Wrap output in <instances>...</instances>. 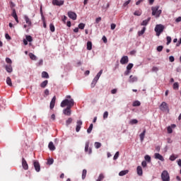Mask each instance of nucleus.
<instances>
[{
    "mask_svg": "<svg viewBox=\"0 0 181 181\" xmlns=\"http://www.w3.org/2000/svg\"><path fill=\"white\" fill-rule=\"evenodd\" d=\"M145 134H146V129H144L143 132L140 134V141L144 142V139H145Z\"/></svg>",
    "mask_w": 181,
    "mask_h": 181,
    "instance_id": "nucleus-20",
    "label": "nucleus"
},
{
    "mask_svg": "<svg viewBox=\"0 0 181 181\" xmlns=\"http://www.w3.org/2000/svg\"><path fill=\"white\" fill-rule=\"evenodd\" d=\"M151 11L153 16H156V18H159L160 13H162V10H159V6L152 7Z\"/></svg>",
    "mask_w": 181,
    "mask_h": 181,
    "instance_id": "nucleus-3",
    "label": "nucleus"
},
{
    "mask_svg": "<svg viewBox=\"0 0 181 181\" xmlns=\"http://www.w3.org/2000/svg\"><path fill=\"white\" fill-rule=\"evenodd\" d=\"M6 70L7 73H12V65L9 64V65H6Z\"/></svg>",
    "mask_w": 181,
    "mask_h": 181,
    "instance_id": "nucleus-22",
    "label": "nucleus"
},
{
    "mask_svg": "<svg viewBox=\"0 0 181 181\" xmlns=\"http://www.w3.org/2000/svg\"><path fill=\"white\" fill-rule=\"evenodd\" d=\"M112 94H117V89H112L111 90Z\"/></svg>",
    "mask_w": 181,
    "mask_h": 181,
    "instance_id": "nucleus-63",
    "label": "nucleus"
},
{
    "mask_svg": "<svg viewBox=\"0 0 181 181\" xmlns=\"http://www.w3.org/2000/svg\"><path fill=\"white\" fill-rule=\"evenodd\" d=\"M93 49V43L90 41L87 42V49L88 50H91Z\"/></svg>",
    "mask_w": 181,
    "mask_h": 181,
    "instance_id": "nucleus-27",
    "label": "nucleus"
},
{
    "mask_svg": "<svg viewBox=\"0 0 181 181\" xmlns=\"http://www.w3.org/2000/svg\"><path fill=\"white\" fill-rule=\"evenodd\" d=\"M129 81V83H135V81H138V77L131 75Z\"/></svg>",
    "mask_w": 181,
    "mask_h": 181,
    "instance_id": "nucleus-16",
    "label": "nucleus"
},
{
    "mask_svg": "<svg viewBox=\"0 0 181 181\" xmlns=\"http://www.w3.org/2000/svg\"><path fill=\"white\" fill-rule=\"evenodd\" d=\"M6 83L8 84V86H10V87H12V80L10 77H7Z\"/></svg>",
    "mask_w": 181,
    "mask_h": 181,
    "instance_id": "nucleus-30",
    "label": "nucleus"
},
{
    "mask_svg": "<svg viewBox=\"0 0 181 181\" xmlns=\"http://www.w3.org/2000/svg\"><path fill=\"white\" fill-rule=\"evenodd\" d=\"M49 83V81L45 80L40 83L41 88H46V86Z\"/></svg>",
    "mask_w": 181,
    "mask_h": 181,
    "instance_id": "nucleus-18",
    "label": "nucleus"
},
{
    "mask_svg": "<svg viewBox=\"0 0 181 181\" xmlns=\"http://www.w3.org/2000/svg\"><path fill=\"white\" fill-rule=\"evenodd\" d=\"M15 6H16L15 3H13V1H10V8H11V9H13Z\"/></svg>",
    "mask_w": 181,
    "mask_h": 181,
    "instance_id": "nucleus-50",
    "label": "nucleus"
},
{
    "mask_svg": "<svg viewBox=\"0 0 181 181\" xmlns=\"http://www.w3.org/2000/svg\"><path fill=\"white\" fill-rule=\"evenodd\" d=\"M161 180L163 181H170V176L169 175V173L168 170H163L161 173Z\"/></svg>",
    "mask_w": 181,
    "mask_h": 181,
    "instance_id": "nucleus-4",
    "label": "nucleus"
},
{
    "mask_svg": "<svg viewBox=\"0 0 181 181\" xmlns=\"http://www.w3.org/2000/svg\"><path fill=\"white\" fill-rule=\"evenodd\" d=\"M90 146V142L89 141H86V144H85V152H88L90 154L92 153L93 150L91 148H88Z\"/></svg>",
    "mask_w": 181,
    "mask_h": 181,
    "instance_id": "nucleus-10",
    "label": "nucleus"
},
{
    "mask_svg": "<svg viewBox=\"0 0 181 181\" xmlns=\"http://www.w3.org/2000/svg\"><path fill=\"white\" fill-rule=\"evenodd\" d=\"M98 81V79H96L95 78H94V79L93 80L91 84H90V87L92 88H94V87H95V85L97 84V82Z\"/></svg>",
    "mask_w": 181,
    "mask_h": 181,
    "instance_id": "nucleus-23",
    "label": "nucleus"
},
{
    "mask_svg": "<svg viewBox=\"0 0 181 181\" xmlns=\"http://www.w3.org/2000/svg\"><path fill=\"white\" fill-rule=\"evenodd\" d=\"M103 74V69H101L98 73V74L96 75V76L95 77V78L96 80H99L100 79V77H101V75Z\"/></svg>",
    "mask_w": 181,
    "mask_h": 181,
    "instance_id": "nucleus-32",
    "label": "nucleus"
},
{
    "mask_svg": "<svg viewBox=\"0 0 181 181\" xmlns=\"http://www.w3.org/2000/svg\"><path fill=\"white\" fill-rule=\"evenodd\" d=\"M132 105L133 107H139V105H141V102H139V100H135Z\"/></svg>",
    "mask_w": 181,
    "mask_h": 181,
    "instance_id": "nucleus-29",
    "label": "nucleus"
},
{
    "mask_svg": "<svg viewBox=\"0 0 181 181\" xmlns=\"http://www.w3.org/2000/svg\"><path fill=\"white\" fill-rule=\"evenodd\" d=\"M71 122H73V118L69 117V118L66 121V127H69V125H70V124H71Z\"/></svg>",
    "mask_w": 181,
    "mask_h": 181,
    "instance_id": "nucleus-31",
    "label": "nucleus"
},
{
    "mask_svg": "<svg viewBox=\"0 0 181 181\" xmlns=\"http://www.w3.org/2000/svg\"><path fill=\"white\" fill-rule=\"evenodd\" d=\"M86 176H87V170H83V172H82L83 180H84V179H86Z\"/></svg>",
    "mask_w": 181,
    "mask_h": 181,
    "instance_id": "nucleus-33",
    "label": "nucleus"
},
{
    "mask_svg": "<svg viewBox=\"0 0 181 181\" xmlns=\"http://www.w3.org/2000/svg\"><path fill=\"white\" fill-rule=\"evenodd\" d=\"M104 179V174H100L96 181H102Z\"/></svg>",
    "mask_w": 181,
    "mask_h": 181,
    "instance_id": "nucleus-41",
    "label": "nucleus"
},
{
    "mask_svg": "<svg viewBox=\"0 0 181 181\" xmlns=\"http://www.w3.org/2000/svg\"><path fill=\"white\" fill-rule=\"evenodd\" d=\"M172 42V37H167V45H169Z\"/></svg>",
    "mask_w": 181,
    "mask_h": 181,
    "instance_id": "nucleus-54",
    "label": "nucleus"
},
{
    "mask_svg": "<svg viewBox=\"0 0 181 181\" xmlns=\"http://www.w3.org/2000/svg\"><path fill=\"white\" fill-rule=\"evenodd\" d=\"M152 71H159V68H158L157 66H153Z\"/></svg>",
    "mask_w": 181,
    "mask_h": 181,
    "instance_id": "nucleus-55",
    "label": "nucleus"
},
{
    "mask_svg": "<svg viewBox=\"0 0 181 181\" xmlns=\"http://www.w3.org/2000/svg\"><path fill=\"white\" fill-rule=\"evenodd\" d=\"M169 60L171 63H173V62H175V57L173 56H170L169 57Z\"/></svg>",
    "mask_w": 181,
    "mask_h": 181,
    "instance_id": "nucleus-57",
    "label": "nucleus"
},
{
    "mask_svg": "<svg viewBox=\"0 0 181 181\" xmlns=\"http://www.w3.org/2000/svg\"><path fill=\"white\" fill-rule=\"evenodd\" d=\"M53 162H54V160H53V159H52V158H50V159H49V160H47L48 165H53Z\"/></svg>",
    "mask_w": 181,
    "mask_h": 181,
    "instance_id": "nucleus-56",
    "label": "nucleus"
},
{
    "mask_svg": "<svg viewBox=\"0 0 181 181\" xmlns=\"http://www.w3.org/2000/svg\"><path fill=\"white\" fill-rule=\"evenodd\" d=\"M52 5L56 6H62L64 5V1L63 0H52Z\"/></svg>",
    "mask_w": 181,
    "mask_h": 181,
    "instance_id": "nucleus-6",
    "label": "nucleus"
},
{
    "mask_svg": "<svg viewBox=\"0 0 181 181\" xmlns=\"http://www.w3.org/2000/svg\"><path fill=\"white\" fill-rule=\"evenodd\" d=\"M162 50H163V46L160 45L157 47V51L158 52H162Z\"/></svg>",
    "mask_w": 181,
    "mask_h": 181,
    "instance_id": "nucleus-51",
    "label": "nucleus"
},
{
    "mask_svg": "<svg viewBox=\"0 0 181 181\" xmlns=\"http://www.w3.org/2000/svg\"><path fill=\"white\" fill-rule=\"evenodd\" d=\"M26 40L27 42H33V39L32 38V36L26 35Z\"/></svg>",
    "mask_w": 181,
    "mask_h": 181,
    "instance_id": "nucleus-43",
    "label": "nucleus"
},
{
    "mask_svg": "<svg viewBox=\"0 0 181 181\" xmlns=\"http://www.w3.org/2000/svg\"><path fill=\"white\" fill-rule=\"evenodd\" d=\"M173 89L174 90H179V83H177V82L174 83Z\"/></svg>",
    "mask_w": 181,
    "mask_h": 181,
    "instance_id": "nucleus-37",
    "label": "nucleus"
},
{
    "mask_svg": "<svg viewBox=\"0 0 181 181\" xmlns=\"http://www.w3.org/2000/svg\"><path fill=\"white\" fill-rule=\"evenodd\" d=\"M95 148H96V149H100V148H101V143L95 142Z\"/></svg>",
    "mask_w": 181,
    "mask_h": 181,
    "instance_id": "nucleus-40",
    "label": "nucleus"
},
{
    "mask_svg": "<svg viewBox=\"0 0 181 181\" xmlns=\"http://www.w3.org/2000/svg\"><path fill=\"white\" fill-rule=\"evenodd\" d=\"M130 124H132V125L138 124V120L136 119H133L130 121Z\"/></svg>",
    "mask_w": 181,
    "mask_h": 181,
    "instance_id": "nucleus-44",
    "label": "nucleus"
},
{
    "mask_svg": "<svg viewBox=\"0 0 181 181\" xmlns=\"http://www.w3.org/2000/svg\"><path fill=\"white\" fill-rule=\"evenodd\" d=\"M156 33V36H160V34L165 30V25L162 24H157L154 29Z\"/></svg>",
    "mask_w": 181,
    "mask_h": 181,
    "instance_id": "nucleus-2",
    "label": "nucleus"
},
{
    "mask_svg": "<svg viewBox=\"0 0 181 181\" xmlns=\"http://www.w3.org/2000/svg\"><path fill=\"white\" fill-rule=\"evenodd\" d=\"M33 165L36 172H40V164L39 162L34 161Z\"/></svg>",
    "mask_w": 181,
    "mask_h": 181,
    "instance_id": "nucleus-12",
    "label": "nucleus"
},
{
    "mask_svg": "<svg viewBox=\"0 0 181 181\" xmlns=\"http://www.w3.org/2000/svg\"><path fill=\"white\" fill-rule=\"evenodd\" d=\"M107 118H108V112L107 111H105L103 113V119H107Z\"/></svg>",
    "mask_w": 181,
    "mask_h": 181,
    "instance_id": "nucleus-46",
    "label": "nucleus"
},
{
    "mask_svg": "<svg viewBox=\"0 0 181 181\" xmlns=\"http://www.w3.org/2000/svg\"><path fill=\"white\" fill-rule=\"evenodd\" d=\"M129 173V170H122L119 173V176H125V175H128Z\"/></svg>",
    "mask_w": 181,
    "mask_h": 181,
    "instance_id": "nucleus-21",
    "label": "nucleus"
},
{
    "mask_svg": "<svg viewBox=\"0 0 181 181\" xmlns=\"http://www.w3.org/2000/svg\"><path fill=\"white\" fill-rule=\"evenodd\" d=\"M42 78H49V74L46 71L42 72Z\"/></svg>",
    "mask_w": 181,
    "mask_h": 181,
    "instance_id": "nucleus-26",
    "label": "nucleus"
},
{
    "mask_svg": "<svg viewBox=\"0 0 181 181\" xmlns=\"http://www.w3.org/2000/svg\"><path fill=\"white\" fill-rule=\"evenodd\" d=\"M29 57H30V59H31V60H37V57H35V55L33 54V53H30Z\"/></svg>",
    "mask_w": 181,
    "mask_h": 181,
    "instance_id": "nucleus-28",
    "label": "nucleus"
},
{
    "mask_svg": "<svg viewBox=\"0 0 181 181\" xmlns=\"http://www.w3.org/2000/svg\"><path fill=\"white\" fill-rule=\"evenodd\" d=\"M60 105L62 108L66 107V108L64 109L63 113L64 115L70 117V115H71V107H74V100L71 99L69 100V99H65L61 103Z\"/></svg>",
    "mask_w": 181,
    "mask_h": 181,
    "instance_id": "nucleus-1",
    "label": "nucleus"
},
{
    "mask_svg": "<svg viewBox=\"0 0 181 181\" xmlns=\"http://www.w3.org/2000/svg\"><path fill=\"white\" fill-rule=\"evenodd\" d=\"M54 104H56V96H54L50 102L49 108L51 110L54 108Z\"/></svg>",
    "mask_w": 181,
    "mask_h": 181,
    "instance_id": "nucleus-14",
    "label": "nucleus"
},
{
    "mask_svg": "<svg viewBox=\"0 0 181 181\" xmlns=\"http://www.w3.org/2000/svg\"><path fill=\"white\" fill-rule=\"evenodd\" d=\"M49 29H50L51 32H54V30H55L54 25H53V24L51 23V24L49 25Z\"/></svg>",
    "mask_w": 181,
    "mask_h": 181,
    "instance_id": "nucleus-45",
    "label": "nucleus"
},
{
    "mask_svg": "<svg viewBox=\"0 0 181 181\" xmlns=\"http://www.w3.org/2000/svg\"><path fill=\"white\" fill-rule=\"evenodd\" d=\"M68 16L70 19H73V21H76V19H77V14L73 11L68 12Z\"/></svg>",
    "mask_w": 181,
    "mask_h": 181,
    "instance_id": "nucleus-9",
    "label": "nucleus"
},
{
    "mask_svg": "<svg viewBox=\"0 0 181 181\" xmlns=\"http://www.w3.org/2000/svg\"><path fill=\"white\" fill-rule=\"evenodd\" d=\"M134 16H141L142 15V10L139 9L134 13Z\"/></svg>",
    "mask_w": 181,
    "mask_h": 181,
    "instance_id": "nucleus-24",
    "label": "nucleus"
},
{
    "mask_svg": "<svg viewBox=\"0 0 181 181\" xmlns=\"http://www.w3.org/2000/svg\"><path fill=\"white\" fill-rule=\"evenodd\" d=\"M154 156L156 159H158L159 160H161V162H163L165 160V158H163V156L159 154V153H156L154 154Z\"/></svg>",
    "mask_w": 181,
    "mask_h": 181,
    "instance_id": "nucleus-13",
    "label": "nucleus"
},
{
    "mask_svg": "<svg viewBox=\"0 0 181 181\" xmlns=\"http://www.w3.org/2000/svg\"><path fill=\"white\" fill-rule=\"evenodd\" d=\"M102 40H103L104 43H107V37L103 36V37H102Z\"/></svg>",
    "mask_w": 181,
    "mask_h": 181,
    "instance_id": "nucleus-61",
    "label": "nucleus"
},
{
    "mask_svg": "<svg viewBox=\"0 0 181 181\" xmlns=\"http://www.w3.org/2000/svg\"><path fill=\"white\" fill-rule=\"evenodd\" d=\"M5 37H6V39L7 40H11L12 39V37H11L9 36V34H8V33H6V34H5Z\"/></svg>",
    "mask_w": 181,
    "mask_h": 181,
    "instance_id": "nucleus-53",
    "label": "nucleus"
},
{
    "mask_svg": "<svg viewBox=\"0 0 181 181\" xmlns=\"http://www.w3.org/2000/svg\"><path fill=\"white\" fill-rule=\"evenodd\" d=\"M129 62V59L128 58V56H123L120 59L121 64H128Z\"/></svg>",
    "mask_w": 181,
    "mask_h": 181,
    "instance_id": "nucleus-7",
    "label": "nucleus"
},
{
    "mask_svg": "<svg viewBox=\"0 0 181 181\" xmlns=\"http://www.w3.org/2000/svg\"><path fill=\"white\" fill-rule=\"evenodd\" d=\"M177 165H178V166H180V168H181V159H179L177 160Z\"/></svg>",
    "mask_w": 181,
    "mask_h": 181,
    "instance_id": "nucleus-64",
    "label": "nucleus"
},
{
    "mask_svg": "<svg viewBox=\"0 0 181 181\" xmlns=\"http://www.w3.org/2000/svg\"><path fill=\"white\" fill-rule=\"evenodd\" d=\"M48 148L50 151H55L56 147L54 146V144L52 141L49 143Z\"/></svg>",
    "mask_w": 181,
    "mask_h": 181,
    "instance_id": "nucleus-19",
    "label": "nucleus"
},
{
    "mask_svg": "<svg viewBox=\"0 0 181 181\" xmlns=\"http://www.w3.org/2000/svg\"><path fill=\"white\" fill-rule=\"evenodd\" d=\"M44 94L45 95H49V89H45L44 91Z\"/></svg>",
    "mask_w": 181,
    "mask_h": 181,
    "instance_id": "nucleus-59",
    "label": "nucleus"
},
{
    "mask_svg": "<svg viewBox=\"0 0 181 181\" xmlns=\"http://www.w3.org/2000/svg\"><path fill=\"white\" fill-rule=\"evenodd\" d=\"M83 125V122L81 120H78L76 122V132H80V129H81V126Z\"/></svg>",
    "mask_w": 181,
    "mask_h": 181,
    "instance_id": "nucleus-11",
    "label": "nucleus"
},
{
    "mask_svg": "<svg viewBox=\"0 0 181 181\" xmlns=\"http://www.w3.org/2000/svg\"><path fill=\"white\" fill-rule=\"evenodd\" d=\"M175 22H177V23L181 22V17L179 16L178 18H177L175 20Z\"/></svg>",
    "mask_w": 181,
    "mask_h": 181,
    "instance_id": "nucleus-62",
    "label": "nucleus"
},
{
    "mask_svg": "<svg viewBox=\"0 0 181 181\" xmlns=\"http://www.w3.org/2000/svg\"><path fill=\"white\" fill-rule=\"evenodd\" d=\"M146 30V28L143 27V28L141 29V30L138 32V35L139 36H142V35H144V33H145V31Z\"/></svg>",
    "mask_w": 181,
    "mask_h": 181,
    "instance_id": "nucleus-25",
    "label": "nucleus"
},
{
    "mask_svg": "<svg viewBox=\"0 0 181 181\" xmlns=\"http://www.w3.org/2000/svg\"><path fill=\"white\" fill-rule=\"evenodd\" d=\"M13 12L11 13V16H13V18H14L15 21L17 22V23H19V20H18V15L16 14V10H15V8H13Z\"/></svg>",
    "mask_w": 181,
    "mask_h": 181,
    "instance_id": "nucleus-15",
    "label": "nucleus"
},
{
    "mask_svg": "<svg viewBox=\"0 0 181 181\" xmlns=\"http://www.w3.org/2000/svg\"><path fill=\"white\" fill-rule=\"evenodd\" d=\"M176 159H177V156H175V154H173L170 156V160H176Z\"/></svg>",
    "mask_w": 181,
    "mask_h": 181,
    "instance_id": "nucleus-35",
    "label": "nucleus"
},
{
    "mask_svg": "<svg viewBox=\"0 0 181 181\" xmlns=\"http://www.w3.org/2000/svg\"><path fill=\"white\" fill-rule=\"evenodd\" d=\"M118 158H119V151L116 152V153L115 154V156L113 157V160H117V159H118Z\"/></svg>",
    "mask_w": 181,
    "mask_h": 181,
    "instance_id": "nucleus-36",
    "label": "nucleus"
},
{
    "mask_svg": "<svg viewBox=\"0 0 181 181\" xmlns=\"http://www.w3.org/2000/svg\"><path fill=\"white\" fill-rule=\"evenodd\" d=\"M24 20L25 21L26 23H32V21H30V18H29L28 16H24Z\"/></svg>",
    "mask_w": 181,
    "mask_h": 181,
    "instance_id": "nucleus-34",
    "label": "nucleus"
},
{
    "mask_svg": "<svg viewBox=\"0 0 181 181\" xmlns=\"http://www.w3.org/2000/svg\"><path fill=\"white\" fill-rule=\"evenodd\" d=\"M85 26H86V25L84 23H80L78 25V28L79 29H84Z\"/></svg>",
    "mask_w": 181,
    "mask_h": 181,
    "instance_id": "nucleus-49",
    "label": "nucleus"
},
{
    "mask_svg": "<svg viewBox=\"0 0 181 181\" xmlns=\"http://www.w3.org/2000/svg\"><path fill=\"white\" fill-rule=\"evenodd\" d=\"M6 62L10 65L12 64V59L11 58H6Z\"/></svg>",
    "mask_w": 181,
    "mask_h": 181,
    "instance_id": "nucleus-47",
    "label": "nucleus"
},
{
    "mask_svg": "<svg viewBox=\"0 0 181 181\" xmlns=\"http://www.w3.org/2000/svg\"><path fill=\"white\" fill-rule=\"evenodd\" d=\"M167 131L168 134H172V132H173V130L172 129V127H170V126L167 128Z\"/></svg>",
    "mask_w": 181,
    "mask_h": 181,
    "instance_id": "nucleus-48",
    "label": "nucleus"
},
{
    "mask_svg": "<svg viewBox=\"0 0 181 181\" xmlns=\"http://www.w3.org/2000/svg\"><path fill=\"white\" fill-rule=\"evenodd\" d=\"M160 110L163 111V112L166 111L169 112V106H168V103H166V102H163L160 105Z\"/></svg>",
    "mask_w": 181,
    "mask_h": 181,
    "instance_id": "nucleus-5",
    "label": "nucleus"
},
{
    "mask_svg": "<svg viewBox=\"0 0 181 181\" xmlns=\"http://www.w3.org/2000/svg\"><path fill=\"white\" fill-rule=\"evenodd\" d=\"M129 73H131V71L127 69V71L124 72V76H129Z\"/></svg>",
    "mask_w": 181,
    "mask_h": 181,
    "instance_id": "nucleus-60",
    "label": "nucleus"
},
{
    "mask_svg": "<svg viewBox=\"0 0 181 181\" xmlns=\"http://www.w3.org/2000/svg\"><path fill=\"white\" fill-rule=\"evenodd\" d=\"M132 67H134V64L130 63L127 65V70L131 71L132 70Z\"/></svg>",
    "mask_w": 181,
    "mask_h": 181,
    "instance_id": "nucleus-39",
    "label": "nucleus"
},
{
    "mask_svg": "<svg viewBox=\"0 0 181 181\" xmlns=\"http://www.w3.org/2000/svg\"><path fill=\"white\" fill-rule=\"evenodd\" d=\"M131 3V0H128L126 2L124 3L123 6H128V5H129V4Z\"/></svg>",
    "mask_w": 181,
    "mask_h": 181,
    "instance_id": "nucleus-52",
    "label": "nucleus"
},
{
    "mask_svg": "<svg viewBox=\"0 0 181 181\" xmlns=\"http://www.w3.org/2000/svg\"><path fill=\"white\" fill-rule=\"evenodd\" d=\"M93 124H90L88 129H87L88 134H91V131H93Z\"/></svg>",
    "mask_w": 181,
    "mask_h": 181,
    "instance_id": "nucleus-38",
    "label": "nucleus"
},
{
    "mask_svg": "<svg viewBox=\"0 0 181 181\" xmlns=\"http://www.w3.org/2000/svg\"><path fill=\"white\" fill-rule=\"evenodd\" d=\"M137 175H139V176H142L144 172L142 171V167H141L140 165H139L137 167Z\"/></svg>",
    "mask_w": 181,
    "mask_h": 181,
    "instance_id": "nucleus-17",
    "label": "nucleus"
},
{
    "mask_svg": "<svg viewBox=\"0 0 181 181\" xmlns=\"http://www.w3.org/2000/svg\"><path fill=\"white\" fill-rule=\"evenodd\" d=\"M22 166L24 170H28L29 169V165H28V162H26L25 158H22Z\"/></svg>",
    "mask_w": 181,
    "mask_h": 181,
    "instance_id": "nucleus-8",
    "label": "nucleus"
},
{
    "mask_svg": "<svg viewBox=\"0 0 181 181\" xmlns=\"http://www.w3.org/2000/svg\"><path fill=\"white\" fill-rule=\"evenodd\" d=\"M147 163L146 161L144 160L141 163V166H143V168H146Z\"/></svg>",
    "mask_w": 181,
    "mask_h": 181,
    "instance_id": "nucleus-58",
    "label": "nucleus"
},
{
    "mask_svg": "<svg viewBox=\"0 0 181 181\" xmlns=\"http://www.w3.org/2000/svg\"><path fill=\"white\" fill-rule=\"evenodd\" d=\"M144 159H145V160H146V162H148V163H151V156H148V155L145 156Z\"/></svg>",
    "mask_w": 181,
    "mask_h": 181,
    "instance_id": "nucleus-42",
    "label": "nucleus"
}]
</instances>
